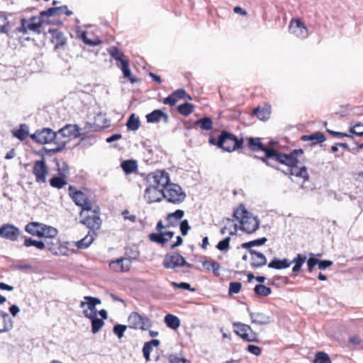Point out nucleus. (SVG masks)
<instances>
[{
    "mask_svg": "<svg viewBox=\"0 0 363 363\" xmlns=\"http://www.w3.org/2000/svg\"><path fill=\"white\" fill-rule=\"evenodd\" d=\"M209 143L224 151L231 152L242 147L243 139L238 138L236 135L227 130H222L218 138L210 137Z\"/></svg>",
    "mask_w": 363,
    "mask_h": 363,
    "instance_id": "nucleus-2",
    "label": "nucleus"
},
{
    "mask_svg": "<svg viewBox=\"0 0 363 363\" xmlns=\"http://www.w3.org/2000/svg\"><path fill=\"white\" fill-rule=\"evenodd\" d=\"M121 167L125 174H130L138 169V163L134 160H126L121 162Z\"/></svg>",
    "mask_w": 363,
    "mask_h": 363,
    "instance_id": "nucleus-34",
    "label": "nucleus"
},
{
    "mask_svg": "<svg viewBox=\"0 0 363 363\" xmlns=\"http://www.w3.org/2000/svg\"><path fill=\"white\" fill-rule=\"evenodd\" d=\"M241 224L240 230L247 234H252L256 232L259 228V220L257 216L242 218L240 220Z\"/></svg>",
    "mask_w": 363,
    "mask_h": 363,
    "instance_id": "nucleus-12",
    "label": "nucleus"
},
{
    "mask_svg": "<svg viewBox=\"0 0 363 363\" xmlns=\"http://www.w3.org/2000/svg\"><path fill=\"white\" fill-rule=\"evenodd\" d=\"M177 101H178L177 100L176 97L174 96L173 93L169 94L167 97L164 98L162 101L164 104L169 105L171 106H174Z\"/></svg>",
    "mask_w": 363,
    "mask_h": 363,
    "instance_id": "nucleus-63",
    "label": "nucleus"
},
{
    "mask_svg": "<svg viewBox=\"0 0 363 363\" xmlns=\"http://www.w3.org/2000/svg\"><path fill=\"white\" fill-rule=\"evenodd\" d=\"M110 126V121L108 120L104 115L101 113L98 114L94 118V123H86L84 125L85 130H92V131H99L101 129H104Z\"/></svg>",
    "mask_w": 363,
    "mask_h": 363,
    "instance_id": "nucleus-14",
    "label": "nucleus"
},
{
    "mask_svg": "<svg viewBox=\"0 0 363 363\" xmlns=\"http://www.w3.org/2000/svg\"><path fill=\"white\" fill-rule=\"evenodd\" d=\"M329 355L324 352H318L315 354L313 363H330Z\"/></svg>",
    "mask_w": 363,
    "mask_h": 363,
    "instance_id": "nucleus-51",
    "label": "nucleus"
},
{
    "mask_svg": "<svg viewBox=\"0 0 363 363\" xmlns=\"http://www.w3.org/2000/svg\"><path fill=\"white\" fill-rule=\"evenodd\" d=\"M291 262L286 259L284 258L282 259L274 257L272 261L268 264V267L274 269H286L290 267Z\"/></svg>",
    "mask_w": 363,
    "mask_h": 363,
    "instance_id": "nucleus-28",
    "label": "nucleus"
},
{
    "mask_svg": "<svg viewBox=\"0 0 363 363\" xmlns=\"http://www.w3.org/2000/svg\"><path fill=\"white\" fill-rule=\"evenodd\" d=\"M162 197L169 203L179 204L185 200L186 195L179 185L169 182L162 191Z\"/></svg>",
    "mask_w": 363,
    "mask_h": 363,
    "instance_id": "nucleus-3",
    "label": "nucleus"
},
{
    "mask_svg": "<svg viewBox=\"0 0 363 363\" xmlns=\"http://www.w3.org/2000/svg\"><path fill=\"white\" fill-rule=\"evenodd\" d=\"M149 239L150 241L160 244L162 245H165L168 242V239L163 236V233H152L149 235Z\"/></svg>",
    "mask_w": 363,
    "mask_h": 363,
    "instance_id": "nucleus-49",
    "label": "nucleus"
},
{
    "mask_svg": "<svg viewBox=\"0 0 363 363\" xmlns=\"http://www.w3.org/2000/svg\"><path fill=\"white\" fill-rule=\"evenodd\" d=\"M252 323L265 325L272 322L271 317L266 313L259 312H250L247 308Z\"/></svg>",
    "mask_w": 363,
    "mask_h": 363,
    "instance_id": "nucleus-21",
    "label": "nucleus"
},
{
    "mask_svg": "<svg viewBox=\"0 0 363 363\" xmlns=\"http://www.w3.org/2000/svg\"><path fill=\"white\" fill-rule=\"evenodd\" d=\"M242 288V284L238 281H232L229 284L228 294L230 295L238 294Z\"/></svg>",
    "mask_w": 363,
    "mask_h": 363,
    "instance_id": "nucleus-55",
    "label": "nucleus"
},
{
    "mask_svg": "<svg viewBox=\"0 0 363 363\" xmlns=\"http://www.w3.org/2000/svg\"><path fill=\"white\" fill-rule=\"evenodd\" d=\"M30 138L35 143L45 145L55 142L57 138V133L51 128H43L30 134Z\"/></svg>",
    "mask_w": 363,
    "mask_h": 363,
    "instance_id": "nucleus-7",
    "label": "nucleus"
},
{
    "mask_svg": "<svg viewBox=\"0 0 363 363\" xmlns=\"http://www.w3.org/2000/svg\"><path fill=\"white\" fill-rule=\"evenodd\" d=\"M179 227L181 233L183 236L186 235L189 230L191 229V226L189 225V221L186 219L181 221Z\"/></svg>",
    "mask_w": 363,
    "mask_h": 363,
    "instance_id": "nucleus-60",
    "label": "nucleus"
},
{
    "mask_svg": "<svg viewBox=\"0 0 363 363\" xmlns=\"http://www.w3.org/2000/svg\"><path fill=\"white\" fill-rule=\"evenodd\" d=\"M230 237H226L223 240L219 241L216 247L221 252H227L230 248Z\"/></svg>",
    "mask_w": 363,
    "mask_h": 363,
    "instance_id": "nucleus-53",
    "label": "nucleus"
},
{
    "mask_svg": "<svg viewBox=\"0 0 363 363\" xmlns=\"http://www.w3.org/2000/svg\"><path fill=\"white\" fill-rule=\"evenodd\" d=\"M81 128L77 125L67 124L58 130L57 137L60 135L62 138H68L73 136L77 138L81 135Z\"/></svg>",
    "mask_w": 363,
    "mask_h": 363,
    "instance_id": "nucleus-20",
    "label": "nucleus"
},
{
    "mask_svg": "<svg viewBox=\"0 0 363 363\" xmlns=\"http://www.w3.org/2000/svg\"><path fill=\"white\" fill-rule=\"evenodd\" d=\"M127 326L121 324H116L113 326V332L119 338H122Z\"/></svg>",
    "mask_w": 363,
    "mask_h": 363,
    "instance_id": "nucleus-58",
    "label": "nucleus"
},
{
    "mask_svg": "<svg viewBox=\"0 0 363 363\" xmlns=\"http://www.w3.org/2000/svg\"><path fill=\"white\" fill-rule=\"evenodd\" d=\"M235 333L246 342H259L258 334L253 331L250 325L235 322L233 323Z\"/></svg>",
    "mask_w": 363,
    "mask_h": 363,
    "instance_id": "nucleus-5",
    "label": "nucleus"
},
{
    "mask_svg": "<svg viewBox=\"0 0 363 363\" xmlns=\"http://www.w3.org/2000/svg\"><path fill=\"white\" fill-rule=\"evenodd\" d=\"M306 260V255L298 254L297 256L290 262L294 263V265L292 268V272L296 273L301 270L302 265Z\"/></svg>",
    "mask_w": 363,
    "mask_h": 363,
    "instance_id": "nucleus-43",
    "label": "nucleus"
},
{
    "mask_svg": "<svg viewBox=\"0 0 363 363\" xmlns=\"http://www.w3.org/2000/svg\"><path fill=\"white\" fill-rule=\"evenodd\" d=\"M213 121L210 117L204 116L194 123L192 128L199 127L203 130H211L213 128Z\"/></svg>",
    "mask_w": 363,
    "mask_h": 363,
    "instance_id": "nucleus-29",
    "label": "nucleus"
},
{
    "mask_svg": "<svg viewBox=\"0 0 363 363\" xmlns=\"http://www.w3.org/2000/svg\"><path fill=\"white\" fill-rule=\"evenodd\" d=\"M128 322L130 328L146 330L152 326L150 319L147 316H143L138 312H132L128 316Z\"/></svg>",
    "mask_w": 363,
    "mask_h": 363,
    "instance_id": "nucleus-10",
    "label": "nucleus"
},
{
    "mask_svg": "<svg viewBox=\"0 0 363 363\" xmlns=\"http://www.w3.org/2000/svg\"><path fill=\"white\" fill-rule=\"evenodd\" d=\"M171 284L173 286L179 288V289H181L188 290L189 291H195V289L192 288L191 286V285L189 283H186V282L177 283V282L172 281L171 283Z\"/></svg>",
    "mask_w": 363,
    "mask_h": 363,
    "instance_id": "nucleus-59",
    "label": "nucleus"
},
{
    "mask_svg": "<svg viewBox=\"0 0 363 363\" xmlns=\"http://www.w3.org/2000/svg\"><path fill=\"white\" fill-rule=\"evenodd\" d=\"M40 14L38 16H32L28 21L25 18L21 19V26L16 28V31L23 34H26L28 30L40 33L39 28L43 24Z\"/></svg>",
    "mask_w": 363,
    "mask_h": 363,
    "instance_id": "nucleus-9",
    "label": "nucleus"
},
{
    "mask_svg": "<svg viewBox=\"0 0 363 363\" xmlns=\"http://www.w3.org/2000/svg\"><path fill=\"white\" fill-rule=\"evenodd\" d=\"M162 264L166 269H175L178 267L191 268L193 265L187 262L184 257L175 252H168L165 255Z\"/></svg>",
    "mask_w": 363,
    "mask_h": 363,
    "instance_id": "nucleus-6",
    "label": "nucleus"
},
{
    "mask_svg": "<svg viewBox=\"0 0 363 363\" xmlns=\"http://www.w3.org/2000/svg\"><path fill=\"white\" fill-rule=\"evenodd\" d=\"M247 146L252 152L262 151L270 148L265 146L261 141L260 138L249 137L247 138Z\"/></svg>",
    "mask_w": 363,
    "mask_h": 363,
    "instance_id": "nucleus-24",
    "label": "nucleus"
},
{
    "mask_svg": "<svg viewBox=\"0 0 363 363\" xmlns=\"http://www.w3.org/2000/svg\"><path fill=\"white\" fill-rule=\"evenodd\" d=\"M289 176H295L296 177L302 178L304 182L308 181L309 174L307 168L305 166L298 169V167L290 168Z\"/></svg>",
    "mask_w": 363,
    "mask_h": 363,
    "instance_id": "nucleus-33",
    "label": "nucleus"
},
{
    "mask_svg": "<svg viewBox=\"0 0 363 363\" xmlns=\"http://www.w3.org/2000/svg\"><path fill=\"white\" fill-rule=\"evenodd\" d=\"M43 223L38 222H30L28 223L25 227V230L33 235L37 236L38 238L43 237Z\"/></svg>",
    "mask_w": 363,
    "mask_h": 363,
    "instance_id": "nucleus-23",
    "label": "nucleus"
},
{
    "mask_svg": "<svg viewBox=\"0 0 363 363\" xmlns=\"http://www.w3.org/2000/svg\"><path fill=\"white\" fill-rule=\"evenodd\" d=\"M254 115L261 121H266L269 118L271 111L270 107L264 106H257L253 111Z\"/></svg>",
    "mask_w": 363,
    "mask_h": 363,
    "instance_id": "nucleus-36",
    "label": "nucleus"
},
{
    "mask_svg": "<svg viewBox=\"0 0 363 363\" xmlns=\"http://www.w3.org/2000/svg\"><path fill=\"white\" fill-rule=\"evenodd\" d=\"M250 254L251 255L250 265L252 269L260 268L266 265L267 260L263 253L253 249H250Z\"/></svg>",
    "mask_w": 363,
    "mask_h": 363,
    "instance_id": "nucleus-18",
    "label": "nucleus"
},
{
    "mask_svg": "<svg viewBox=\"0 0 363 363\" xmlns=\"http://www.w3.org/2000/svg\"><path fill=\"white\" fill-rule=\"evenodd\" d=\"M33 174L35 177L37 183L40 184L46 182V176L48 174V169L43 159L35 161L33 168Z\"/></svg>",
    "mask_w": 363,
    "mask_h": 363,
    "instance_id": "nucleus-13",
    "label": "nucleus"
},
{
    "mask_svg": "<svg viewBox=\"0 0 363 363\" xmlns=\"http://www.w3.org/2000/svg\"><path fill=\"white\" fill-rule=\"evenodd\" d=\"M9 21L5 15H0V32L9 34Z\"/></svg>",
    "mask_w": 363,
    "mask_h": 363,
    "instance_id": "nucleus-57",
    "label": "nucleus"
},
{
    "mask_svg": "<svg viewBox=\"0 0 363 363\" xmlns=\"http://www.w3.org/2000/svg\"><path fill=\"white\" fill-rule=\"evenodd\" d=\"M132 261L127 257H121L109 263L110 268L116 272H128L131 267Z\"/></svg>",
    "mask_w": 363,
    "mask_h": 363,
    "instance_id": "nucleus-16",
    "label": "nucleus"
},
{
    "mask_svg": "<svg viewBox=\"0 0 363 363\" xmlns=\"http://www.w3.org/2000/svg\"><path fill=\"white\" fill-rule=\"evenodd\" d=\"M184 215V212L181 209H177L174 212L167 214V220L168 221V224L167 227L175 226L177 223L176 222H173L172 218H175L177 220H180L183 218Z\"/></svg>",
    "mask_w": 363,
    "mask_h": 363,
    "instance_id": "nucleus-42",
    "label": "nucleus"
},
{
    "mask_svg": "<svg viewBox=\"0 0 363 363\" xmlns=\"http://www.w3.org/2000/svg\"><path fill=\"white\" fill-rule=\"evenodd\" d=\"M110 55L116 61L119 62L121 64V61H127V60L123 59L124 56V53L119 50L117 47L113 46L108 48V50Z\"/></svg>",
    "mask_w": 363,
    "mask_h": 363,
    "instance_id": "nucleus-46",
    "label": "nucleus"
},
{
    "mask_svg": "<svg viewBox=\"0 0 363 363\" xmlns=\"http://www.w3.org/2000/svg\"><path fill=\"white\" fill-rule=\"evenodd\" d=\"M21 235L19 228L12 224L7 223L0 226V237L4 239L16 241Z\"/></svg>",
    "mask_w": 363,
    "mask_h": 363,
    "instance_id": "nucleus-11",
    "label": "nucleus"
},
{
    "mask_svg": "<svg viewBox=\"0 0 363 363\" xmlns=\"http://www.w3.org/2000/svg\"><path fill=\"white\" fill-rule=\"evenodd\" d=\"M60 8L59 7H51L47 10L43 11L40 12L41 17H51L59 14V11Z\"/></svg>",
    "mask_w": 363,
    "mask_h": 363,
    "instance_id": "nucleus-56",
    "label": "nucleus"
},
{
    "mask_svg": "<svg viewBox=\"0 0 363 363\" xmlns=\"http://www.w3.org/2000/svg\"><path fill=\"white\" fill-rule=\"evenodd\" d=\"M162 111L160 109H155L147 114L145 118L147 122L149 123H159L162 118Z\"/></svg>",
    "mask_w": 363,
    "mask_h": 363,
    "instance_id": "nucleus-41",
    "label": "nucleus"
},
{
    "mask_svg": "<svg viewBox=\"0 0 363 363\" xmlns=\"http://www.w3.org/2000/svg\"><path fill=\"white\" fill-rule=\"evenodd\" d=\"M83 313L86 318L91 320L92 333H97L104 325V321L97 317L96 312L92 314V313H89L88 310H84Z\"/></svg>",
    "mask_w": 363,
    "mask_h": 363,
    "instance_id": "nucleus-22",
    "label": "nucleus"
},
{
    "mask_svg": "<svg viewBox=\"0 0 363 363\" xmlns=\"http://www.w3.org/2000/svg\"><path fill=\"white\" fill-rule=\"evenodd\" d=\"M264 153V156L259 158L262 162H264L267 166L271 167L276 170H280V168L277 166L273 165L269 160L273 159L277 161V150L274 147H270L263 152Z\"/></svg>",
    "mask_w": 363,
    "mask_h": 363,
    "instance_id": "nucleus-25",
    "label": "nucleus"
},
{
    "mask_svg": "<svg viewBox=\"0 0 363 363\" xmlns=\"http://www.w3.org/2000/svg\"><path fill=\"white\" fill-rule=\"evenodd\" d=\"M48 33L52 35V43L55 45V49L64 48L67 44V38L65 34L57 29L50 28Z\"/></svg>",
    "mask_w": 363,
    "mask_h": 363,
    "instance_id": "nucleus-19",
    "label": "nucleus"
},
{
    "mask_svg": "<svg viewBox=\"0 0 363 363\" xmlns=\"http://www.w3.org/2000/svg\"><path fill=\"white\" fill-rule=\"evenodd\" d=\"M43 238H45V239L46 238H55L56 237V235H57V230L56 228H53V227H51V226H48V225H43ZM47 245H49V244H52V242H48V241L45 240V242Z\"/></svg>",
    "mask_w": 363,
    "mask_h": 363,
    "instance_id": "nucleus-44",
    "label": "nucleus"
},
{
    "mask_svg": "<svg viewBox=\"0 0 363 363\" xmlns=\"http://www.w3.org/2000/svg\"><path fill=\"white\" fill-rule=\"evenodd\" d=\"M13 137L18 139L21 141L24 140L29 135V127L26 123L20 125L19 129H13L11 131Z\"/></svg>",
    "mask_w": 363,
    "mask_h": 363,
    "instance_id": "nucleus-30",
    "label": "nucleus"
},
{
    "mask_svg": "<svg viewBox=\"0 0 363 363\" xmlns=\"http://www.w3.org/2000/svg\"><path fill=\"white\" fill-rule=\"evenodd\" d=\"M84 299L87 301H81L80 308H84L85 306H87L88 308L91 311L90 313H92V314H94V312L96 313V306L101 303V300L99 298L88 296H84Z\"/></svg>",
    "mask_w": 363,
    "mask_h": 363,
    "instance_id": "nucleus-31",
    "label": "nucleus"
},
{
    "mask_svg": "<svg viewBox=\"0 0 363 363\" xmlns=\"http://www.w3.org/2000/svg\"><path fill=\"white\" fill-rule=\"evenodd\" d=\"M55 143L57 144V146L55 148L48 149L46 147H43L40 151L39 154L42 156H44V152L46 153L48 156H52L57 152H60L62 151L66 147V142H62L58 143L55 141Z\"/></svg>",
    "mask_w": 363,
    "mask_h": 363,
    "instance_id": "nucleus-38",
    "label": "nucleus"
},
{
    "mask_svg": "<svg viewBox=\"0 0 363 363\" xmlns=\"http://www.w3.org/2000/svg\"><path fill=\"white\" fill-rule=\"evenodd\" d=\"M80 217L82 218L81 223L85 225L89 229V231L96 232V230L100 228L101 219L99 216V207L94 210L91 209L89 212L85 211L84 216Z\"/></svg>",
    "mask_w": 363,
    "mask_h": 363,
    "instance_id": "nucleus-8",
    "label": "nucleus"
},
{
    "mask_svg": "<svg viewBox=\"0 0 363 363\" xmlns=\"http://www.w3.org/2000/svg\"><path fill=\"white\" fill-rule=\"evenodd\" d=\"M81 39L86 45H89V46H95V45H98L101 43V40H100L99 39H96L94 40L89 39L87 37L86 31H83L82 33Z\"/></svg>",
    "mask_w": 363,
    "mask_h": 363,
    "instance_id": "nucleus-54",
    "label": "nucleus"
},
{
    "mask_svg": "<svg viewBox=\"0 0 363 363\" xmlns=\"http://www.w3.org/2000/svg\"><path fill=\"white\" fill-rule=\"evenodd\" d=\"M21 238L24 239L23 245L26 247L34 246L38 250H44L45 248V242L43 241L35 240L23 235H21Z\"/></svg>",
    "mask_w": 363,
    "mask_h": 363,
    "instance_id": "nucleus-37",
    "label": "nucleus"
},
{
    "mask_svg": "<svg viewBox=\"0 0 363 363\" xmlns=\"http://www.w3.org/2000/svg\"><path fill=\"white\" fill-rule=\"evenodd\" d=\"M169 363H191L189 360L174 354H171L169 357Z\"/></svg>",
    "mask_w": 363,
    "mask_h": 363,
    "instance_id": "nucleus-62",
    "label": "nucleus"
},
{
    "mask_svg": "<svg viewBox=\"0 0 363 363\" xmlns=\"http://www.w3.org/2000/svg\"><path fill=\"white\" fill-rule=\"evenodd\" d=\"M66 178L58 174V175H55L50 179V184L53 188L62 189L67 184Z\"/></svg>",
    "mask_w": 363,
    "mask_h": 363,
    "instance_id": "nucleus-40",
    "label": "nucleus"
},
{
    "mask_svg": "<svg viewBox=\"0 0 363 363\" xmlns=\"http://www.w3.org/2000/svg\"><path fill=\"white\" fill-rule=\"evenodd\" d=\"M318 259L311 257L307 260L308 270L309 272H312L315 265H318Z\"/></svg>",
    "mask_w": 363,
    "mask_h": 363,
    "instance_id": "nucleus-64",
    "label": "nucleus"
},
{
    "mask_svg": "<svg viewBox=\"0 0 363 363\" xmlns=\"http://www.w3.org/2000/svg\"><path fill=\"white\" fill-rule=\"evenodd\" d=\"M69 194L75 204L82 208L80 216H84L85 211H91L92 208L91 202L84 192L77 190L73 186H69Z\"/></svg>",
    "mask_w": 363,
    "mask_h": 363,
    "instance_id": "nucleus-4",
    "label": "nucleus"
},
{
    "mask_svg": "<svg viewBox=\"0 0 363 363\" xmlns=\"http://www.w3.org/2000/svg\"><path fill=\"white\" fill-rule=\"evenodd\" d=\"M148 186L145 190L144 197L147 203L160 202L162 201V191L169 182V175L164 169H157L149 173L146 177Z\"/></svg>",
    "mask_w": 363,
    "mask_h": 363,
    "instance_id": "nucleus-1",
    "label": "nucleus"
},
{
    "mask_svg": "<svg viewBox=\"0 0 363 363\" xmlns=\"http://www.w3.org/2000/svg\"><path fill=\"white\" fill-rule=\"evenodd\" d=\"M277 162L290 168H293L296 167L299 161L291 152L289 154L282 153L277 150Z\"/></svg>",
    "mask_w": 363,
    "mask_h": 363,
    "instance_id": "nucleus-17",
    "label": "nucleus"
},
{
    "mask_svg": "<svg viewBox=\"0 0 363 363\" xmlns=\"http://www.w3.org/2000/svg\"><path fill=\"white\" fill-rule=\"evenodd\" d=\"M289 30L299 38H306L308 35L306 26L300 19L291 20Z\"/></svg>",
    "mask_w": 363,
    "mask_h": 363,
    "instance_id": "nucleus-15",
    "label": "nucleus"
},
{
    "mask_svg": "<svg viewBox=\"0 0 363 363\" xmlns=\"http://www.w3.org/2000/svg\"><path fill=\"white\" fill-rule=\"evenodd\" d=\"M254 292L258 296H268L272 294V289L265 285L259 284L254 287Z\"/></svg>",
    "mask_w": 363,
    "mask_h": 363,
    "instance_id": "nucleus-50",
    "label": "nucleus"
},
{
    "mask_svg": "<svg viewBox=\"0 0 363 363\" xmlns=\"http://www.w3.org/2000/svg\"><path fill=\"white\" fill-rule=\"evenodd\" d=\"M140 126V121L139 117L136 116L135 113L130 114L126 122L128 130L135 131L139 129Z\"/></svg>",
    "mask_w": 363,
    "mask_h": 363,
    "instance_id": "nucleus-39",
    "label": "nucleus"
},
{
    "mask_svg": "<svg viewBox=\"0 0 363 363\" xmlns=\"http://www.w3.org/2000/svg\"><path fill=\"white\" fill-rule=\"evenodd\" d=\"M247 350L250 353H251L255 356H259L262 353L261 347H259L257 345H248L247 347Z\"/></svg>",
    "mask_w": 363,
    "mask_h": 363,
    "instance_id": "nucleus-61",
    "label": "nucleus"
},
{
    "mask_svg": "<svg viewBox=\"0 0 363 363\" xmlns=\"http://www.w3.org/2000/svg\"><path fill=\"white\" fill-rule=\"evenodd\" d=\"M2 320L3 327L1 328V333L10 331L13 327V322L7 313L3 315Z\"/></svg>",
    "mask_w": 363,
    "mask_h": 363,
    "instance_id": "nucleus-48",
    "label": "nucleus"
},
{
    "mask_svg": "<svg viewBox=\"0 0 363 363\" xmlns=\"http://www.w3.org/2000/svg\"><path fill=\"white\" fill-rule=\"evenodd\" d=\"M121 69L123 72V77L127 78L132 84L138 82V79L135 77H133L131 74V71L129 67L128 60L121 61Z\"/></svg>",
    "mask_w": 363,
    "mask_h": 363,
    "instance_id": "nucleus-35",
    "label": "nucleus"
},
{
    "mask_svg": "<svg viewBox=\"0 0 363 363\" xmlns=\"http://www.w3.org/2000/svg\"><path fill=\"white\" fill-rule=\"evenodd\" d=\"M194 105L188 102H185L177 106L178 112L184 116L191 114L194 111Z\"/></svg>",
    "mask_w": 363,
    "mask_h": 363,
    "instance_id": "nucleus-47",
    "label": "nucleus"
},
{
    "mask_svg": "<svg viewBox=\"0 0 363 363\" xmlns=\"http://www.w3.org/2000/svg\"><path fill=\"white\" fill-rule=\"evenodd\" d=\"M55 162L57 168L58 174L62 177H67L69 174V165L65 161H59L55 159Z\"/></svg>",
    "mask_w": 363,
    "mask_h": 363,
    "instance_id": "nucleus-45",
    "label": "nucleus"
},
{
    "mask_svg": "<svg viewBox=\"0 0 363 363\" xmlns=\"http://www.w3.org/2000/svg\"><path fill=\"white\" fill-rule=\"evenodd\" d=\"M96 236V233L89 231L86 236L75 242V245L79 249H86L91 245Z\"/></svg>",
    "mask_w": 363,
    "mask_h": 363,
    "instance_id": "nucleus-27",
    "label": "nucleus"
},
{
    "mask_svg": "<svg viewBox=\"0 0 363 363\" xmlns=\"http://www.w3.org/2000/svg\"><path fill=\"white\" fill-rule=\"evenodd\" d=\"M326 138L324 134L320 131L315 132L311 135H304L301 137V141H311V145L321 143L325 141Z\"/></svg>",
    "mask_w": 363,
    "mask_h": 363,
    "instance_id": "nucleus-26",
    "label": "nucleus"
},
{
    "mask_svg": "<svg viewBox=\"0 0 363 363\" xmlns=\"http://www.w3.org/2000/svg\"><path fill=\"white\" fill-rule=\"evenodd\" d=\"M164 322L167 327L172 330H177L180 326V320L179 318L172 314H167L164 316Z\"/></svg>",
    "mask_w": 363,
    "mask_h": 363,
    "instance_id": "nucleus-32",
    "label": "nucleus"
},
{
    "mask_svg": "<svg viewBox=\"0 0 363 363\" xmlns=\"http://www.w3.org/2000/svg\"><path fill=\"white\" fill-rule=\"evenodd\" d=\"M247 215H249V212L242 204L240 206V208H237L233 213L234 218L239 222L242 218L244 219L247 217Z\"/></svg>",
    "mask_w": 363,
    "mask_h": 363,
    "instance_id": "nucleus-52",
    "label": "nucleus"
}]
</instances>
